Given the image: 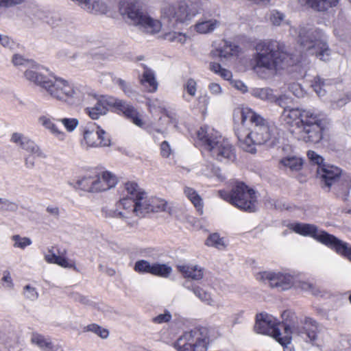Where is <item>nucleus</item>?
<instances>
[{"label": "nucleus", "mask_w": 351, "mask_h": 351, "mask_svg": "<svg viewBox=\"0 0 351 351\" xmlns=\"http://www.w3.org/2000/svg\"><path fill=\"white\" fill-rule=\"evenodd\" d=\"M84 330L86 332H93L103 339H107L109 336V330L97 324H88L84 328Z\"/></svg>", "instance_id": "obj_46"}, {"label": "nucleus", "mask_w": 351, "mask_h": 351, "mask_svg": "<svg viewBox=\"0 0 351 351\" xmlns=\"http://www.w3.org/2000/svg\"><path fill=\"white\" fill-rule=\"evenodd\" d=\"M209 343L206 328H195L183 333L173 343L178 351H206Z\"/></svg>", "instance_id": "obj_11"}, {"label": "nucleus", "mask_w": 351, "mask_h": 351, "mask_svg": "<svg viewBox=\"0 0 351 351\" xmlns=\"http://www.w3.org/2000/svg\"><path fill=\"white\" fill-rule=\"evenodd\" d=\"M31 343L38 347L43 351H52L53 346L49 337L40 333L33 332L30 339Z\"/></svg>", "instance_id": "obj_32"}, {"label": "nucleus", "mask_w": 351, "mask_h": 351, "mask_svg": "<svg viewBox=\"0 0 351 351\" xmlns=\"http://www.w3.org/2000/svg\"><path fill=\"white\" fill-rule=\"evenodd\" d=\"M285 20L284 14L278 11H273L270 15V21L273 25L279 26Z\"/></svg>", "instance_id": "obj_57"}, {"label": "nucleus", "mask_w": 351, "mask_h": 351, "mask_svg": "<svg viewBox=\"0 0 351 351\" xmlns=\"http://www.w3.org/2000/svg\"><path fill=\"white\" fill-rule=\"evenodd\" d=\"M197 84L195 80L190 78L183 85L184 93L182 98L187 102L191 101V97L196 95Z\"/></svg>", "instance_id": "obj_38"}, {"label": "nucleus", "mask_w": 351, "mask_h": 351, "mask_svg": "<svg viewBox=\"0 0 351 351\" xmlns=\"http://www.w3.org/2000/svg\"><path fill=\"white\" fill-rule=\"evenodd\" d=\"M152 274L162 278H167L172 272V268L166 264L154 263Z\"/></svg>", "instance_id": "obj_42"}, {"label": "nucleus", "mask_w": 351, "mask_h": 351, "mask_svg": "<svg viewBox=\"0 0 351 351\" xmlns=\"http://www.w3.org/2000/svg\"><path fill=\"white\" fill-rule=\"evenodd\" d=\"M132 203V199L130 195H128L124 188L122 191V197L116 203L114 208L103 207L101 215L106 219H121L128 226L134 227L137 223V219H134Z\"/></svg>", "instance_id": "obj_12"}, {"label": "nucleus", "mask_w": 351, "mask_h": 351, "mask_svg": "<svg viewBox=\"0 0 351 351\" xmlns=\"http://www.w3.org/2000/svg\"><path fill=\"white\" fill-rule=\"evenodd\" d=\"M67 90V104L78 105L84 99V93L81 87L72 85Z\"/></svg>", "instance_id": "obj_37"}, {"label": "nucleus", "mask_w": 351, "mask_h": 351, "mask_svg": "<svg viewBox=\"0 0 351 351\" xmlns=\"http://www.w3.org/2000/svg\"><path fill=\"white\" fill-rule=\"evenodd\" d=\"M88 98L96 101L93 107H87L86 108V113L93 119H97L101 115L106 114L108 107L114 108V104H111L110 100L111 101V99H115V97L105 95L97 98L95 96L88 95Z\"/></svg>", "instance_id": "obj_20"}, {"label": "nucleus", "mask_w": 351, "mask_h": 351, "mask_svg": "<svg viewBox=\"0 0 351 351\" xmlns=\"http://www.w3.org/2000/svg\"><path fill=\"white\" fill-rule=\"evenodd\" d=\"M164 38L169 42L184 44L188 39L186 34L178 32H169L164 34Z\"/></svg>", "instance_id": "obj_45"}, {"label": "nucleus", "mask_w": 351, "mask_h": 351, "mask_svg": "<svg viewBox=\"0 0 351 351\" xmlns=\"http://www.w3.org/2000/svg\"><path fill=\"white\" fill-rule=\"evenodd\" d=\"M78 125V120L77 119H67V132L73 131Z\"/></svg>", "instance_id": "obj_64"}, {"label": "nucleus", "mask_w": 351, "mask_h": 351, "mask_svg": "<svg viewBox=\"0 0 351 351\" xmlns=\"http://www.w3.org/2000/svg\"><path fill=\"white\" fill-rule=\"evenodd\" d=\"M210 102V97L207 95H201L197 99V108L202 113H206Z\"/></svg>", "instance_id": "obj_54"}, {"label": "nucleus", "mask_w": 351, "mask_h": 351, "mask_svg": "<svg viewBox=\"0 0 351 351\" xmlns=\"http://www.w3.org/2000/svg\"><path fill=\"white\" fill-rule=\"evenodd\" d=\"M198 14L197 9L192 4L185 1H180L177 4L169 6L165 14L170 20L176 23H187Z\"/></svg>", "instance_id": "obj_14"}, {"label": "nucleus", "mask_w": 351, "mask_h": 351, "mask_svg": "<svg viewBox=\"0 0 351 351\" xmlns=\"http://www.w3.org/2000/svg\"><path fill=\"white\" fill-rule=\"evenodd\" d=\"M45 72H48L47 68L33 61L25 69L23 75L27 81L42 87L47 77Z\"/></svg>", "instance_id": "obj_22"}, {"label": "nucleus", "mask_w": 351, "mask_h": 351, "mask_svg": "<svg viewBox=\"0 0 351 351\" xmlns=\"http://www.w3.org/2000/svg\"><path fill=\"white\" fill-rule=\"evenodd\" d=\"M192 291L195 296L197 297L202 302L210 306H215V301L208 292L206 291L199 287H195Z\"/></svg>", "instance_id": "obj_43"}, {"label": "nucleus", "mask_w": 351, "mask_h": 351, "mask_svg": "<svg viewBox=\"0 0 351 351\" xmlns=\"http://www.w3.org/2000/svg\"><path fill=\"white\" fill-rule=\"evenodd\" d=\"M311 86L319 97L324 96L327 91L331 90L330 80H325L320 78L319 77H316L314 78Z\"/></svg>", "instance_id": "obj_35"}, {"label": "nucleus", "mask_w": 351, "mask_h": 351, "mask_svg": "<svg viewBox=\"0 0 351 351\" xmlns=\"http://www.w3.org/2000/svg\"><path fill=\"white\" fill-rule=\"evenodd\" d=\"M47 12L38 5L32 8L29 12V17L33 22L43 21L47 18Z\"/></svg>", "instance_id": "obj_47"}, {"label": "nucleus", "mask_w": 351, "mask_h": 351, "mask_svg": "<svg viewBox=\"0 0 351 351\" xmlns=\"http://www.w3.org/2000/svg\"><path fill=\"white\" fill-rule=\"evenodd\" d=\"M23 294L27 299L32 301L37 300L39 295L36 289L29 285L24 287Z\"/></svg>", "instance_id": "obj_53"}, {"label": "nucleus", "mask_w": 351, "mask_h": 351, "mask_svg": "<svg viewBox=\"0 0 351 351\" xmlns=\"http://www.w3.org/2000/svg\"><path fill=\"white\" fill-rule=\"evenodd\" d=\"M184 193L188 199L193 204L197 212L199 215H202L204 202L202 198L197 192L193 188L185 186L184 188Z\"/></svg>", "instance_id": "obj_31"}, {"label": "nucleus", "mask_w": 351, "mask_h": 351, "mask_svg": "<svg viewBox=\"0 0 351 351\" xmlns=\"http://www.w3.org/2000/svg\"><path fill=\"white\" fill-rule=\"evenodd\" d=\"M12 240L14 241V247L25 249L26 247L32 245V241L28 237H22L19 234L13 235Z\"/></svg>", "instance_id": "obj_50"}, {"label": "nucleus", "mask_w": 351, "mask_h": 351, "mask_svg": "<svg viewBox=\"0 0 351 351\" xmlns=\"http://www.w3.org/2000/svg\"><path fill=\"white\" fill-rule=\"evenodd\" d=\"M311 112V110L285 108L282 117L287 125L294 128L293 130H298V126L302 125V120H304V115L307 113L309 114Z\"/></svg>", "instance_id": "obj_24"}, {"label": "nucleus", "mask_w": 351, "mask_h": 351, "mask_svg": "<svg viewBox=\"0 0 351 351\" xmlns=\"http://www.w3.org/2000/svg\"><path fill=\"white\" fill-rule=\"evenodd\" d=\"M117 84L121 87L127 96L132 97L134 95L135 91L133 90L132 86L124 80L118 79L117 80Z\"/></svg>", "instance_id": "obj_56"}, {"label": "nucleus", "mask_w": 351, "mask_h": 351, "mask_svg": "<svg viewBox=\"0 0 351 351\" xmlns=\"http://www.w3.org/2000/svg\"><path fill=\"white\" fill-rule=\"evenodd\" d=\"M38 123L58 140L64 139L65 134L63 129L66 128V118L55 120L43 115L38 118Z\"/></svg>", "instance_id": "obj_19"}, {"label": "nucleus", "mask_w": 351, "mask_h": 351, "mask_svg": "<svg viewBox=\"0 0 351 351\" xmlns=\"http://www.w3.org/2000/svg\"><path fill=\"white\" fill-rule=\"evenodd\" d=\"M143 71L139 76V81L142 86L145 87L148 92L154 93L158 89V82L154 71L145 64H142Z\"/></svg>", "instance_id": "obj_26"}, {"label": "nucleus", "mask_w": 351, "mask_h": 351, "mask_svg": "<svg viewBox=\"0 0 351 351\" xmlns=\"http://www.w3.org/2000/svg\"><path fill=\"white\" fill-rule=\"evenodd\" d=\"M111 104H114L116 112H122L134 125L141 128H143L145 123L141 119V115L133 106L117 98L111 99Z\"/></svg>", "instance_id": "obj_18"}, {"label": "nucleus", "mask_w": 351, "mask_h": 351, "mask_svg": "<svg viewBox=\"0 0 351 351\" xmlns=\"http://www.w3.org/2000/svg\"><path fill=\"white\" fill-rule=\"evenodd\" d=\"M293 286L312 295H317L320 292L319 288L315 285L306 281H296L295 280V285Z\"/></svg>", "instance_id": "obj_44"}, {"label": "nucleus", "mask_w": 351, "mask_h": 351, "mask_svg": "<svg viewBox=\"0 0 351 351\" xmlns=\"http://www.w3.org/2000/svg\"><path fill=\"white\" fill-rule=\"evenodd\" d=\"M328 247L334 250L337 254L348 258L351 262V246L348 243L333 236V239H331Z\"/></svg>", "instance_id": "obj_30"}, {"label": "nucleus", "mask_w": 351, "mask_h": 351, "mask_svg": "<svg viewBox=\"0 0 351 351\" xmlns=\"http://www.w3.org/2000/svg\"><path fill=\"white\" fill-rule=\"evenodd\" d=\"M153 264L145 260H139L134 264V269L141 274H152Z\"/></svg>", "instance_id": "obj_49"}, {"label": "nucleus", "mask_w": 351, "mask_h": 351, "mask_svg": "<svg viewBox=\"0 0 351 351\" xmlns=\"http://www.w3.org/2000/svg\"><path fill=\"white\" fill-rule=\"evenodd\" d=\"M250 94L259 99L269 101L277 102L278 98L274 94L273 90L269 88H254L250 90Z\"/></svg>", "instance_id": "obj_34"}, {"label": "nucleus", "mask_w": 351, "mask_h": 351, "mask_svg": "<svg viewBox=\"0 0 351 351\" xmlns=\"http://www.w3.org/2000/svg\"><path fill=\"white\" fill-rule=\"evenodd\" d=\"M348 101L349 97L344 93L331 95L329 98L330 107L334 110L341 108L346 106Z\"/></svg>", "instance_id": "obj_39"}, {"label": "nucleus", "mask_w": 351, "mask_h": 351, "mask_svg": "<svg viewBox=\"0 0 351 351\" xmlns=\"http://www.w3.org/2000/svg\"><path fill=\"white\" fill-rule=\"evenodd\" d=\"M171 319V315L169 311L160 314L153 318V322L156 324L167 323Z\"/></svg>", "instance_id": "obj_59"}, {"label": "nucleus", "mask_w": 351, "mask_h": 351, "mask_svg": "<svg viewBox=\"0 0 351 351\" xmlns=\"http://www.w3.org/2000/svg\"><path fill=\"white\" fill-rule=\"evenodd\" d=\"M332 186L337 195L341 197L343 199H346L351 189V175L342 174Z\"/></svg>", "instance_id": "obj_27"}, {"label": "nucleus", "mask_w": 351, "mask_h": 351, "mask_svg": "<svg viewBox=\"0 0 351 351\" xmlns=\"http://www.w3.org/2000/svg\"><path fill=\"white\" fill-rule=\"evenodd\" d=\"M119 10L121 14L128 19V23L143 33L155 34L162 28L160 21L144 13L139 2L136 0H122Z\"/></svg>", "instance_id": "obj_7"}, {"label": "nucleus", "mask_w": 351, "mask_h": 351, "mask_svg": "<svg viewBox=\"0 0 351 351\" xmlns=\"http://www.w3.org/2000/svg\"><path fill=\"white\" fill-rule=\"evenodd\" d=\"M302 5H306L318 12H324L336 6L339 0H299Z\"/></svg>", "instance_id": "obj_29"}, {"label": "nucleus", "mask_w": 351, "mask_h": 351, "mask_svg": "<svg viewBox=\"0 0 351 351\" xmlns=\"http://www.w3.org/2000/svg\"><path fill=\"white\" fill-rule=\"evenodd\" d=\"M208 90L210 93L215 96L221 95L223 93L222 88L219 84L212 82L208 85Z\"/></svg>", "instance_id": "obj_61"}, {"label": "nucleus", "mask_w": 351, "mask_h": 351, "mask_svg": "<svg viewBox=\"0 0 351 351\" xmlns=\"http://www.w3.org/2000/svg\"><path fill=\"white\" fill-rule=\"evenodd\" d=\"M206 245L219 250L225 247L223 239L221 238L217 233L210 234L206 241Z\"/></svg>", "instance_id": "obj_48"}, {"label": "nucleus", "mask_w": 351, "mask_h": 351, "mask_svg": "<svg viewBox=\"0 0 351 351\" xmlns=\"http://www.w3.org/2000/svg\"><path fill=\"white\" fill-rule=\"evenodd\" d=\"M197 173L208 178L216 177L219 180L225 179L224 176L221 173V170L210 162L202 164Z\"/></svg>", "instance_id": "obj_33"}, {"label": "nucleus", "mask_w": 351, "mask_h": 351, "mask_svg": "<svg viewBox=\"0 0 351 351\" xmlns=\"http://www.w3.org/2000/svg\"><path fill=\"white\" fill-rule=\"evenodd\" d=\"M45 260L50 264H56L63 268H66V258L62 256L56 254L53 250H49L44 255Z\"/></svg>", "instance_id": "obj_41"}, {"label": "nucleus", "mask_w": 351, "mask_h": 351, "mask_svg": "<svg viewBox=\"0 0 351 351\" xmlns=\"http://www.w3.org/2000/svg\"><path fill=\"white\" fill-rule=\"evenodd\" d=\"M197 136L203 147L216 160L221 162L234 160L233 147L213 128L208 125L201 127L197 132Z\"/></svg>", "instance_id": "obj_5"}, {"label": "nucleus", "mask_w": 351, "mask_h": 351, "mask_svg": "<svg viewBox=\"0 0 351 351\" xmlns=\"http://www.w3.org/2000/svg\"><path fill=\"white\" fill-rule=\"evenodd\" d=\"M33 60L24 58L19 54H14L12 57V62L15 66H23L25 69L32 63Z\"/></svg>", "instance_id": "obj_55"}, {"label": "nucleus", "mask_w": 351, "mask_h": 351, "mask_svg": "<svg viewBox=\"0 0 351 351\" xmlns=\"http://www.w3.org/2000/svg\"><path fill=\"white\" fill-rule=\"evenodd\" d=\"M317 177L328 188L332 186L342 175L341 170L333 165H322L317 168Z\"/></svg>", "instance_id": "obj_21"}, {"label": "nucleus", "mask_w": 351, "mask_h": 351, "mask_svg": "<svg viewBox=\"0 0 351 351\" xmlns=\"http://www.w3.org/2000/svg\"><path fill=\"white\" fill-rule=\"evenodd\" d=\"M117 178L112 173L101 169L94 168L87 171L82 178H71L69 185L88 193H98L114 187Z\"/></svg>", "instance_id": "obj_8"}, {"label": "nucleus", "mask_w": 351, "mask_h": 351, "mask_svg": "<svg viewBox=\"0 0 351 351\" xmlns=\"http://www.w3.org/2000/svg\"><path fill=\"white\" fill-rule=\"evenodd\" d=\"M11 141L23 149L32 154L36 157L45 158V155L40 147L27 136L23 134L15 132L11 136Z\"/></svg>", "instance_id": "obj_23"}, {"label": "nucleus", "mask_w": 351, "mask_h": 351, "mask_svg": "<svg viewBox=\"0 0 351 351\" xmlns=\"http://www.w3.org/2000/svg\"><path fill=\"white\" fill-rule=\"evenodd\" d=\"M254 330L257 333L272 337L281 345L289 343L292 334L313 344H317L322 338V327L311 318H306L302 326L291 329L286 324L278 322L274 316L261 313L256 316Z\"/></svg>", "instance_id": "obj_2"}, {"label": "nucleus", "mask_w": 351, "mask_h": 351, "mask_svg": "<svg viewBox=\"0 0 351 351\" xmlns=\"http://www.w3.org/2000/svg\"><path fill=\"white\" fill-rule=\"evenodd\" d=\"M18 209V205L5 198L0 197V210L15 212Z\"/></svg>", "instance_id": "obj_51"}, {"label": "nucleus", "mask_w": 351, "mask_h": 351, "mask_svg": "<svg viewBox=\"0 0 351 351\" xmlns=\"http://www.w3.org/2000/svg\"><path fill=\"white\" fill-rule=\"evenodd\" d=\"M233 117L234 120H241L234 130L239 146L244 151L254 154L257 145L275 143L276 127L252 109L238 107L234 109Z\"/></svg>", "instance_id": "obj_1"}, {"label": "nucleus", "mask_w": 351, "mask_h": 351, "mask_svg": "<svg viewBox=\"0 0 351 351\" xmlns=\"http://www.w3.org/2000/svg\"><path fill=\"white\" fill-rule=\"evenodd\" d=\"M256 279L280 291L288 290L295 285L293 276L282 272L260 271L256 274Z\"/></svg>", "instance_id": "obj_13"}, {"label": "nucleus", "mask_w": 351, "mask_h": 351, "mask_svg": "<svg viewBox=\"0 0 351 351\" xmlns=\"http://www.w3.org/2000/svg\"><path fill=\"white\" fill-rule=\"evenodd\" d=\"M254 56V70L261 78L274 75L287 64L289 54L283 43L276 40L261 41L256 44Z\"/></svg>", "instance_id": "obj_3"}, {"label": "nucleus", "mask_w": 351, "mask_h": 351, "mask_svg": "<svg viewBox=\"0 0 351 351\" xmlns=\"http://www.w3.org/2000/svg\"><path fill=\"white\" fill-rule=\"evenodd\" d=\"M172 153V150L169 143L163 141L160 145V154L162 157L168 158Z\"/></svg>", "instance_id": "obj_60"}, {"label": "nucleus", "mask_w": 351, "mask_h": 351, "mask_svg": "<svg viewBox=\"0 0 351 351\" xmlns=\"http://www.w3.org/2000/svg\"><path fill=\"white\" fill-rule=\"evenodd\" d=\"M178 269L185 278L199 280L204 276V269L197 265H180Z\"/></svg>", "instance_id": "obj_28"}, {"label": "nucleus", "mask_w": 351, "mask_h": 351, "mask_svg": "<svg viewBox=\"0 0 351 351\" xmlns=\"http://www.w3.org/2000/svg\"><path fill=\"white\" fill-rule=\"evenodd\" d=\"M125 191L132 199V210L134 219L143 217L146 213L166 211L167 202L161 198L147 197L146 193L134 182L125 184Z\"/></svg>", "instance_id": "obj_6"}, {"label": "nucleus", "mask_w": 351, "mask_h": 351, "mask_svg": "<svg viewBox=\"0 0 351 351\" xmlns=\"http://www.w3.org/2000/svg\"><path fill=\"white\" fill-rule=\"evenodd\" d=\"M304 121L298 130L291 132L294 136L305 143H318L324 137V131L328 124V119L322 114L313 110L304 115Z\"/></svg>", "instance_id": "obj_9"}, {"label": "nucleus", "mask_w": 351, "mask_h": 351, "mask_svg": "<svg viewBox=\"0 0 351 351\" xmlns=\"http://www.w3.org/2000/svg\"><path fill=\"white\" fill-rule=\"evenodd\" d=\"M290 228L297 234L304 237H312L326 246H328L334 236L324 230H319L313 224L297 223L291 224Z\"/></svg>", "instance_id": "obj_16"}, {"label": "nucleus", "mask_w": 351, "mask_h": 351, "mask_svg": "<svg viewBox=\"0 0 351 351\" xmlns=\"http://www.w3.org/2000/svg\"><path fill=\"white\" fill-rule=\"evenodd\" d=\"M42 88L57 100H63L66 96V81L53 73L48 74Z\"/></svg>", "instance_id": "obj_17"}, {"label": "nucleus", "mask_w": 351, "mask_h": 351, "mask_svg": "<svg viewBox=\"0 0 351 351\" xmlns=\"http://www.w3.org/2000/svg\"><path fill=\"white\" fill-rule=\"evenodd\" d=\"M239 51V47L230 42L223 40L220 47L217 49L216 53L221 58H227L236 55Z\"/></svg>", "instance_id": "obj_36"}, {"label": "nucleus", "mask_w": 351, "mask_h": 351, "mask_svg": "<svg viewBox=\"0 0 351 351\" xmlns=\"http://www.w3.org/2000/svg\"><path fill=\"white\" fill-rule=\"evenodd\" d=\"M26 2V0H1L2 8H10L18 5H21Z\"/></svg>", "instance_id": "obj_62"}, {"label": "nucleus", "mask_w": 351, "mask_h": 351, "mask_svg": "<svg viewBox=\"0 0 351 351\" xmlns=\"http://www.w3.org/2000/svg\"><path fill=\"white\" fill-rule=\"evenodd\" d=\"M307 156L312 162L317 165V167H322L321 164L323 162L324 159L321 156L314 151L310 150L307 152Z\"/></svg>", "instance_id": "obj_58"}, {"label": "nucleus", "mask_w": 351, "mask_h": 351, "mask_svg": "<svg viewBox=\"0 0 351 351\" xmlns=\"http://www.w3.org/2000/svg\"><path fill=\"white\" fill-rule=\"evenodd\" d=\"M220 25L221 22L218 19L204 15L191 28L197 34H208L213 32Z\"/></svg>", "instance_id": "obj_25"}, {"label": "nucleus", "mask_w": 351, "mask_h": 351, "mask_svg": "<svg viewBox=\"0 0 351 351\" xmlns=\"http://www.w3.org/2000/svg\"><path fill=\"white\" fill-rule=\"evenodd\" d=\"M290 34L298 36V42L307 54L324 62L330 60L331 50L322 32L310 27H291Z\"/></svg>", "instance_id": "obj_4"}, {"label": "nucleus", "mask_w": 351, "mask_h": 351, "mask_svg": "<svg viewBox=\"0 0 351 351\" xmlns=\"http://www.w3.org/2000/svg\"><path fill=\"white\" fill-rule=\"evenodd\" d=\"M280 164L291 171H299L302 167L301 158L295 156H287L280 160Z\"/></svg>", "instance_id": "obj_40"}, {"label": "nucleus", "mask_w": 351, "mask_h": 351, "mask_svg": "<svg viewBox=\"0 0 351 351\" xmlns=\"http://www.w3.org/2000/svg\"><path fill=\"white\" fill-rule=\"evenodd\" d=\"M219 196L238 208L254 212L256 210V196L255 191L243 182H237L230 193L219 191Z\"/></svg>", "instance_id": "obj_10"}, {"label": "nucleus", "mask_w": 351, "mask_h": 351, "mask_svg": "<svg viewBox=\"0 0 351 351\" xmlns=\"http://www.w3.org/2000/svg\"><path fill=\"white\" fill-rule=\"evenodd\" d=\"M147 106L151 112L157 111L162 112L165 110L163 101L158 99H149L147 102Z\"/></svg>", "instance_id": "obj_52"}, {"label": "nucleus", "mask_w": 351, "mask_h": 351, "mask_svg": "<svg viewBox=\"0 0 351 351\" xmlns=\"http://www.w3.org/2000/svg\"><path fill=\"white\" fill-rule=\"evenodd\" d=\"M231 84L236 89L240 90L242 93H246L247 91V86L241 80H234L231 81Z\"/></svg>", "instance_id": "obj_63"}, {"label": "nucleus", "mask_w": 351, "mask_h": 351, "mask_svg": "<svg viewBox=\"0 0 351 351\" xmlns=\"http://www.w3.org/2000/svg\"><path fill=\"white\" fill-rule=\"evenodd\" d=\"M84 139L88 147H99L110 145V138L106 132L93 123L86 125L83 132Z\"/></svg>", "instance_id": "obj_15"}]
</instances>
